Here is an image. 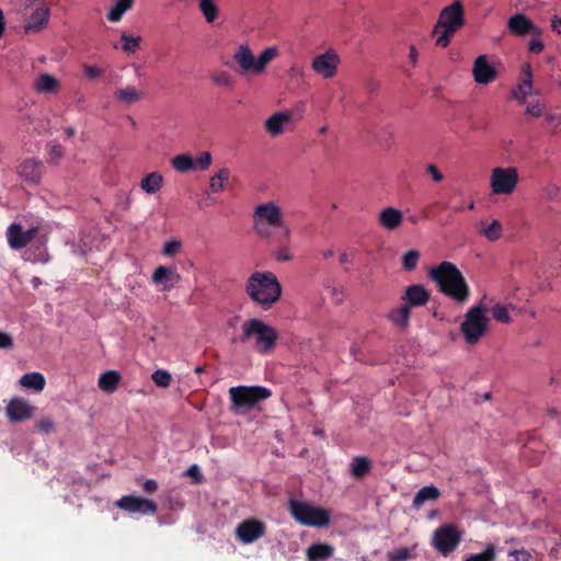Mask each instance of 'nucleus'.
<instances>
[{
  "instance_id": "1",
  "label": "nucleus",
  "mask_w": 561,
  "mask_h": 561,
  "mask_svg": "<svg viewBox=\"0 0 561 561\" xmlns=\"http://www.w3.org/2000/svg\"><path fill=\"white\" fill-rule=\"evenodd\" d=\"M430 278L438 290L458 304H466L470 288L459 268L451 262L444 261L428 272Z\"/></svg>"
},
{
  "instance_id": "2",
  "label": "nucleus",
  "mask_w": 561,
  "mask_h": 561,
  "mask_svg": "<svg viewBox=\"0 0 561 561\" xmlns=\"http://www.w3.org/2000/svg\"><path fill=\"white\" fill-rule=\"evenodd\" d=\"M253 228L256 234L263 239H270L274 231L285 242L290 241L291 231L286 225L282 208L274 202L259 204L253 213Z\"/></svg>"
},
{
  "instance_id": "3",
  "label": "nucleus",
  "mask_w": 561,
  "mask_h": 561,
  "mask_svg": "<svg viewBox=\"0 0 561 561\" xmlns=\"http://www.w3.org/2000/svg\"><path fill=\"white\" fill-rule=\"evenodd\" d=\"M279 334L277 330L261 319H249L242 323L241 334L234 340L241 344L252 342L253 350L261 355L274 352Z\"/></svg>"
},
{
  "instance_id": "4",
  "label": "nucleus",
  "mask_w": 561,
  "mask_h": 561,
  "mask_svg": "<svg viewBox=\"0 0 561 561\" xmlns=\"http://www.w3.org/2000/svg\"><path fill=\"white\" fill-rule=\"evenodd\" d=\"M245 291L265 309L279 300L282 286L272 272H254L248 279Z\"/></svg>"
},
{
  "instance_id": "5",
  "label": "nucleus",
  "mask_w": 561,
  "mask_h": 561,
  "mask_svg": "<svg viewBox=\"0 0 561 561\" xmlns=\"http://www.w3.org/2000/svg\"><path fill=\"white\" fill-rule=\"evenodd\" d=\"M465 23V11L460 1H455L445 7L440 11L439 19L434 27V33H438L439 28H443L436 38V45L447 47L454 34L461 28Z\"/></svg>"
},
{
  "instance_id": "6",
  "label": "nucleus",
  "mask_w": 561,
  "mask_h": 561,
  "mask_svg": "<svg viewBox=\"0 0 561 561\" xmlns=\"http://www.w3.org/2000/svg\"><path fill=\"white\" fill-rule=\"evenodd\" d=\"M271 396L272 391L262 386H237L229 389L231 410L237 413L253 409Z\"/></svg>"
},
{
  "instance_id": "7",
  "label": "nucleus",
  "mask_w": 561,
  "mask_h": 561,
  "mask_svg": "<svg viewBox=\"0 0 561 561\" xmlns=\"http://www.w3.org/2000/svg\"><path fill=\"white\" fill-rule=\"evenodd\" d=\"M490 319L484 314L481 305L468 309L465 319L460 324V332L465 341L470 344H477L489 329Z\"/></svg>"
},
{
  "instance_id": "8",
  "label": "nucleus",
  "mask_w": 561,
  "mask_h": 561,
  "mask_svg": "<svg viewBox=\"0 0 561 561\" xmlns=\"http://www.w3.org/2000/svg\"><path fill=\"white\" fill-rule=\"evenodd\" d=\"M289 511L293 517L304 526L323 527L330 522L327 510L316 507L306 502L291 500L289 502Z\"/></svg>"
},
{
  "instance_id": "9",
  "label": "nucleus",
  "mask_w": 561,
  "mask_h": 561,
  "mask_svg": "<svg viewBox=\"0 0 561 561\" xmlns=\"http://www.w3.org/2000/svg\"><path fill=\"white\" fill-rule=\"evenodd\" d=\"M519 182L518 171L515 167L494 168L490 178V187L493 194L510 195Z\"/></svg>"
},
{
  "instance_id": "10",
  "label": "nucleus",
  "mask_w": 561,
  "mask_h": 561,
  "mask_svg": "<svg viewBox=\"0 0 561 561\" xmlns=\"http://www.w3.org/2000/svg\"><path fill=\"white\" fill-rule=\"evenodd\" d=\"M461 536L454 525H444L433 535V546L442 554L453 552L460 543Z\"/></svg>"
},
{
  "instance_id": "11",
  "label": "nucleus",
  "mask_w": 561,
  "mask_h": 561,
  "mask_svg": "<svg viewBox=\"0 0 561 561\" xmlns=\"http://www.w3.org/2000/svg\"><path fill=\"white\" fill-rule=\"evenodd\" d=\"M115 505L129 514L154 515L157 513V504L152 500L135 495H124L116 501Z\"/></svg>"
},
{
  "instance_id": "12",
  "label": "nucleus",
  "mask_w": 561,
  "mask_h": 561,
  "mask_svg": "<svg viewBox=\"0 0 561 561\" xmlns=\"http://www.w3.org/2000/svg\"><path fill=\"white\" fill-rule=\"evenodd\" d=\"M265 531L266 526L263 522L248 518L237 526L236 536L242 543L249 545L263 537Z\"/></svg>"
},
{
  "instance_id": "13",
  "label": "nucleus",
  "mask_w": 561,
  "mask_h": 561,
  "mask_svg": "<svg viewBox=\"0 0 561 561\" xmlns=\"http://www.w3.org/2000/svg\"><path fill=\"white\" fill-rule=\"evenodd\" d=\"M340 58L333 50H328L312 59L311 67L323 79H331L336 75Z\"/></svg>"
},
{
  "instance_id": "14",
  "label": "nucleus",
  "mask_w": 561,
  "mask_h": 561,
  "mask_svg": "<svg viewBox=\"0 0 561 561\" xmlns=\"http://www.w3.org/2000/svg\"><path fill=\"white\" fill-rule=\"evenodd\" d=\"M213 161V157L209 151H203L195 159L187 154H178V172L187 173L194 171L207 170Z\"/></svg>"
},
{
  "instance_id": "15",
  "label": "nucleus",
  "mask_w": 561,
  "mask_h": 561,
  "mask_svg": "<svg viewBox=\"0 0 561 561\" xmlns=\"http://www.w3.org/2000/svg\"><path fill=\"white\" fill-rule=\"evenodd\" d=\"M16 172L24 182L37 185L44 173V164L37 159H25L18 165Z\"/></svg>"
},
{
  "instance_id": "16",
  "label": "nucleus",
  "mask_w": 561,
  "mask_h": 561,
  "mask_svg": "<svg viewBox=\"0 0 561 561\" xmlns=\"http://www.w3.org/2000/svg\"><path fill=\"white\" fill-rule=\"evenodd\" d=\"M35 408L22 398H13L9 401L5 413L12 423L23 422L33 416Z\"/></svg>"
},
{
  "instance_id": "17",
  "label": "nucleus",
  "mask_w": 561,
  "mask_h": 561,
  "mask_svg": "<svg viewBox=\"0 0 561 561\" xmlns=\"http://www.w3.org/2000/svg\"><path fill=\"white\" fill-rule=\"evenodd\" d=\"M431 298V293L421 284H413L408 286L401 299L404 301V305L409 307L411 310L413 308L425 306Z\"/></svg>"
},
{
  "instance_id": "18",
  "label": "nucleus",
  "mask_w": 561,
  "mask_h": 561,
  "mask_svg": "<svg viewBox=\"0 0 561 561\" xmlns=\"http://www.w3.org/2000/svg\"><path fill=\"white\" fill-rule=\"evenodd\" d=\"M507 28L515 36L540 35V30L523 13L512 15L507 21Z\"/></svg>"
},
{
  "instance_id": "19",
  "label": "nucleus",
  "mask_w": 561,
  "mask_h": 561,
  "mask_svg": "<svg viewBox=\"0 0 561 561\" xmlns=\"http://www.w3.org/2000/svg\"><path fill=\"white\" fill-rule=\"evenodd\" d=\"M472 73L476 82L480 84H488L496 78L495 69L488 62L484 55L474 60Z\"/></svg>"
},
{
  "instance_id": "20",
  "label": "nucleus",
  "mask_w": 561,
  "mask_h": 561,
  "mask_svg": "<svg viewBox=\"0 0 561 561\" xmlns=\"http://www.w3.org/2000/svg\"><path fill=\"white\" fill-rule=\"evenodd\" d=\"M403 222V213L394 207H386L378 215V224L386 230L393 231Z\"/></svg>"
},
{
  "instance_id": "21",
  "label": "nucleus",
  "mask_w": 561,
  "mask_h": 561,
  "mask_svg": "<svg viewBox=\"0 0 561 561\" xmlns=\"http://www.w3.org/2000/svg\"><path fill=\"white\" fill-rule=\"evenodd\" d=\"M234 61L239 65V73H256L255 57L248 45H241L233 55Z\"/></svg>"
},
{
  "instance_id": "22",
  "label": "nucleus",
  "mask_w": 561,
  "mask_h": 561,
  "mask_svg": "<svg viewBox=\"0 0 561 561\" xmlns=\"http://www.w3.org/2000/svg\"><path fill=\"white\" fill-rule=\"evenodd\" d=\"M291 122V115L288 112H277L270 116L264 127L266 133L272 137H277L284 133V126Z\"/></svg>"
},
{
  "instance_id": "23",
  "label": "nucleus",
  "mask_w": 561,
  "mask_h": 561,
  "mask_svg": "<svg viewBox=\"0 0 561 561\" xmlns=\"http://www.w3.org/2000/svg\"><path fill=\"white\" fill-rule=\"evenodd\" d=\"M523 73L525 79L518 84L517 89L512 91V99L518 101L520 104H524L526 98L533 93V80H531V67L530 65H525L523 67Z\"/></svg>"
},
{
  "instance_id": "24",
  "label": "nucleus",
  "mask_w": 561,
  "mask_h": 561,
  "mask_svg": "<svg viewBox=\"0 0 561 561\" xmlns=\"http://www.w3.org/2000/svg\"><path fill=\"white\" fill-rule=\"evenodd\" d=\"M373 463L365 456H356L353 458L350 465L351 476L355 480H362L371 471Z\"/></svg>"
},
{
  "instance_id": "25",
  "label": "nucleus",
  "mask_w": 561,
  "mask_h": 561,
  "mask_svg": "<svg viewBox=\"0 0 561 561\" xmlns=\"http://www.w3.org/2000/svg\"><path fill=\"white\" fill-rule=\"evenodd\" d=\"M34 88L38 93L55 94L60 89V82L51 75L42 73L37 77Z\"/></svg>"
},
{
  "instance_id": "26",
  "label": "nucleus",
  "mask_w": 561,
  "mask_h": 561,
  "mask_svg": "<svg viewBox=\"0 0 561 561\" xmlns=\"http://www.w3.org/2000/svg\"><path fill=\"white\" fill-rule=\"evenodd\" d=\"M151 280L156 286H159L161 290H170L173 287L172 270L163 265L158 266L152 274Z\"/></svg>"
},
{
  "instance_id": "27",
  "label": "nucleus",
  "mask_w": 561,
  "mask_h": 561,
  "mask_svg": "<svg viewBox=\"0 0 561 561\" xmlns=\"http://www.w3.org/2000/svg\"><path fill=\"white\" fill-rule=\"evenodd\" d=\"M121 379L122 376L117 370H107L101 374L98 385L102 391L113 393L117 389Z\"/></svg>"
},
{
  "instance_id": "28",
  "label": "nucleus",
  "mask_w": 561,
  "mask_h": 561,
  "mask_svg": "<svg viewBox=\"0 0 561 561\" xmlns=\"http://www.w3.org/2000/svg\"><path fill=\"white\" fill-rule=\"evenodd\" d=\"M231 176V172L228 168H221L214 173L209 179V190L214 194H218L225 191Z\"/></svg>"
},
{
  "instance_id": "29",
  "label": "nucleus",
  "mask_w": 561,
  "mask_h": 561,
  "mask_svg": "<svg viewBox=\"0 0 561 561\" xmlns=\"http://www.w3.org/2000/svg\"><path fill=\"white\" fill-rule=\"evenodd\" d=\"M334 548L328 543H313L307 549L309 561H322L333 556Z\"/></svg>"
},
{
  "instance_id": "30",
  "label": "nucleus",
  "mask_w": 561,
  "mask_h": 561,
  "mask_svg": "<svg viewBox=\"0 0 561 561\" xmlns=\"http://www.w3.org/2000/svg\"><path fill=\"white\" fill-rule=\"evenodd\" d=\"M440 492L434 485H426L419 490L415 494L412 505L414 508L419 510L425 502L435 501L439 497Z\"/></svg>"
},
{
  "instance_id": "31",
  "label": "nucleus",
  "mask_w": 561,
  "mask_h": 561,
  "mask_svg": "<svg viewBox=\"0 0 561 561\" xmlns=\"http://www.w3.org/2000/svg\"><path fill=\"white\" fill-rule=\"evenodd\" d=\"M24 230L18 224L9 226L7 231V238L9 245L14 250H20L25 247Z\"/></svg>"
},
{
  "instance_id": "32",
  "label": "nucleus",
  "mask_w": 561,
  "mask_h": 561,
  "mask_svg": "<svg viewBox=\"0 0 561 561\" xmlns=\"http://www.w3.org/2000/svg\"><path fill=\"white\" fill-rule=\"evenodd\" d=\"M410 316L411 309L403 304L401 307L392 309L388 319L400 329H405L409 325Z\"/></svg>"
},
{
  "instance_id": "33",
  "label": "nucleus",
  "mask_w": 561,
  "mask_h": 561,
  "mask_svg": "<svg viewBox=\"0 0 561 561\" xmlns=\"http://www.w3.org/2000/svg\"><path fill=\"white\" fill-rule=\"evenodd\" d=\"M20 385L27 389L42 391L46 385L45 377L41 373L25 374L20 379Z\"/></svg>"
},
{
  "instance_id": "34",
  "label": "nucleus",
  "mask_w": 561,
  "mask_h": 561,
  "mask_svg": "<svg viewBox=\"0 0 561 561\" xmlns=\"http://www.w3.org/2000/svg\"><path fill=\"white\" fill-rule=\"evenodd\" d=\"M134 0H116L107 13V20L116 23L122 20L125 12L133 8Z\"/></svg>"
},
{
  "instance_id": "35",
  "label": "nucleus",
  "mask_w": 561,
  "mask_h": 561,
  "mask_svg": "<svg viewBox=\"0 0 561 561\" xmlns=\"http://www.w3.org/2000/svg\"><path fill=\"white\" fill-rule=\"evenodd\" d=\"M198 9L205 21L209 24L214 23L219 16V8L216 0H199Z\"/></svg>"
},
{
  "instance_id": "36",
  "label": "nucleus",
  "mask_w": 561,
  "mask_h": 561,
  "mask_svg": "<svg viewBox=\"0 0 561 561\" xmlns=\"http://www.w3.org/2000/svg\"><path fill=\"white\" fill-rule=\"evenodd\" d=\"M115 98L119 102L125 104H133L138 102L142 98V92L137 90L135 87H126L118 89L115 92Z\"/></svg>"
},
{
  "instance_id": "37",
  "label": "nucleus",
  "mask_w": 561,
  "mask_h": 561,
  "mask_svg": "<svg viewBox=\"0 0 561 561\" xmlns=\"http://www.w3.org/2000/svg\"><path fill=\"white\" fill-rule=\"evenodd\" d=\"M162 181L163 179L161 174L152 172L141 180L140 186L145 192L154 194L160 190Z\"/></svg>"
},
{
  "instance_id": "38",
  "label": "nucleus",
  "mask_w": 561,
  "mask_h": 561,
  "mask_svg": "<svg viewBox=\"0 0 561 561\" xmlns=\"http://www.w3.org/2000/svg\"><path fill=\"white\" fill-rule=\"evenodd\" d=\"M502 231L503 228L499 220L494 219L489 225L481 221V233L491 242L499 240L502 236Z\"/></svg>"
},
{
  "instance_id": "39",
  "label": "nucleus",
  "mask_w": 561,
  "mask_h": 561,
  "mask_svg": "<svg viewBox=\"0 0 561 561\" xmlns=\"http://www.w3.org/2000/svg\"><path fill=\"white\" fill-rule=\"evenodd\" d=\"M496 550L494 545L488 543L485 549L480 553H473L468 556L465 561H495Z\"/></svg>"
},
{
  "instance_id": "40",
  "label": "nucleus",
  "mask_w": 561,
  "mask_h": 561,
  "mask_svg": "<svg viewBox=\"0 0 561 561\" xmlns=\"http://www.w3.org/2000/svg\"><path fill=\"white\" fill-rule=\"evenodd\" d=\"M276 49L273 47L265 48L257 58H255L256 73L265 70L267 64L275 57Z\"/></svg>"
},
{
  "instance_id": "41",
  "label": "nucleus",
  "mask_w": 561,
  "mask_h": 561,
  "mask_svg": "<svg viewBox=\"0 0 561 561\" xmlns=\"http://www.w3.org/2000/svg\"><path fill=\"white\" fill-rule=\"evenodd\" d=\"M121 39L123 42L122 49L127 54H131V53H135L136 49L139 47L141 37L128 35L127 33L124 32L121 35Z\"/></svg>"
},
{
  "instance_id": "42",
  "label": "nucleus",
  "mask_w": 561,
  "mask_h": 561,
  "mask_svg": "<svg viewBox=\"0 0 561 561\" xmlns=\"http://www.w3.org/2000/svg\"><path fill=\"white\" fill-rule=\"evenodd\" d=\"M211 81L219 87L231 88L233 79L227 71H215L210 76Z\"/></svg>"
},
{
  "instance_id": "43",
  "label": "nucleus",
  "mask_w": 561,
  "mask_h": 561,
  "mask_svg": "<svg viewBox=\"0 0 561 561\" xmlns=\"http://www.w3.org/2000/svg\"><path fill=\"white\" fill-rule=\"evenodd\" d=\"M152 381L160 388H167L172 381V375L163 369L156 370L151 376Z\"/></svg>"
},
{
  "instance_id": "44",
  "label": "nucleus",
  "mask_w": 561,
  "mask_h": 561,
  "mask_svg": "<svg viewBox=\"0 0 561 561\" xmlns=\"http://www.w3.org/2000/svg\"><path fill=\"white\" fill-rule=\"evenodd\" d=\"M420 260V252L416 250H410L402 256V264L405 271H413Z\"/></svg>"
},
{
  "instance_id": "45",
  "label": "nucleus",
  "mask_w": 561,
  "mask_h": 561,
  "mask_svg": "<svg viewBox=\"0 0 561 561\" xmlns=\"http://www.w3.org/2000/svg\"><path fill=\"white\" fill-rule=\"evenodd\" d=\"M492 317L501 323H510L512 321L508 314V308L504 305L496 304L492 308Z\"/></svg>"
},
{
  "instance_id": "46",
  "label": "nucleus",
  "mask_w": 561,
  "mask_h": 561,
  "mask_svg": "<svg viewBox=\"0 0 561 561\" xmlns=\"http://www.w3.org/2000/svg\"><path fill=\"white\" fill-rule=\"evenodd\" d=\"M543 196L546 199L551 202L560 201L561 198V187L556 183H548L543 187Z\"/></svg>"
},
{
  "instance_id": "47",
  "label": "nucleus",
  "mask_w": 561,
  "mask_h": 561,
  "mask_svg": "<svg viewBox=\"0 0 561 561\" xmlns=\"http://www.w3.org/2000/svg\"><path fill=\"white\" fill-rule=\"evenodd\" d=\"M278 239L282 243V247L274 251L275 259L279 262H288L293 259V255L287 245L289 242H285L280 237H278Z\"/></svg>"
},
{
  "instance_id": "48",
  "label": "nucleus",
  "mask_w": 561,
  "mask_h": 561,
  "mask_svg": "<svg viewBox=\"0 0 561 561\" xmlns=\"http://www.w3.org/2000/svg\"><path fill=\"white\" fill-rule=\"evenodd\" d=\"M410 557L411 552L408 548L396 549L388 553L389 561H407Z\"/></svg>"
},
{
  "instance_id": "49",
  "label": "nucleus",
  "mask_w": 561,
  "mask_h": 561,
  "mask_svg": "<svg viewBox=\"0 0 561 561\" xmlns=\"http://www.w3.org/2000/svg\"><path fill=\"white\" fill-rule=\"evenodd\" d=\"M184 476L192 479L193 483L199 484L203 481V474L197 465H192L185 472Z\"/></svg>"
},
{
  "instance_id": "50",
  "label": "nucleus",
  "mask_w": 561,
  "mask_h": 561,
  "mask_svg": "<svg viewBox=\"0 0 561 561\" xmlns=\"http://www.w3.org/2000/svg\"><path fill=\"white\" fill-rule=\"evenodd\" d=\"M36 427L37 430L41 432V433H44V434H49L51 432L55 431V423L53 420L48 419V417H45V419H41L37 423H36Z\"/></svg>"
},
{
  "instance_id": "51",
  "label": "nucleus",
  "mask_w": 561,
  "mask_h": 561,
  "mask_svg": "<svg viewBox=\"0 0 561 561\" xmlns=\"http://www.w3.org/2000/svg\"><path fill=\"white\" fill-rule=\"evenodd\" d=\"M64 149L59 144H49V157L51 163H57L62 158Z\"/></svg>"
},
{
  "instance_id": "52",
  "label": "nucleus",
  "mask_w": 561,
  "mask_h": 561,
  "mask_svg": "<svg viewBox=\"0 0 561 561\" xmlns=\"http://www.w3.org/2000/svg\"><path fill=\"white\" fill-rule=\"evenodd\" d=\"M83 72L88 79L93 80L103 75V70L96 66L84 65Z\"/></svg>"
},
{
  "instance_id": "53",
  "label": "nucleus",
  "mask_w": 561,
  "mask_h": 561,
  "mask_svg": "<svg viewBox=\"0 0 561 561\" xmlns=\"http://www.w3.org/2000/svg\"><path fill=\"white\" fill-rule=\"evenodd\" d=\"M13 345L11 335L0 330V348L11 350L13 348Z\"/></svg>"
},
{
  "instance_id": "54",
  "label": "nucleus",
  "mask_w": 561,
  "mask_h": 561,
  "mask_svg": "<svg viewBox=\"0 0 561 561\" xmlns=\"http://www.w3.org/2000/svg\"><path fill=\"white\" fill-rule=\"evenodd\" d=\"M426 172L432 176L434 182L439 183L444 179L442 172L439 171V169L435 164H428L426 167Z\"/></svg>"
},
{
  "instance_id": "55",
  "label": "nucleus",
  "mask_w": 561,
  "mask_h": 561,
  "mask_svg": "<svg viewBox=\"0 0 561 561\" xmlns=\"http://www.w3.org/2000/svg\"><path fill=\"white\" fill-rule=\"evenodd\" d=\"M141 488L145 493L152 494L158 490V483L156 480L148 479L142 482Z\"/></svg>"
},
{
  "instance_id": "56",
  "label": "nucleus",
  "mask_w": 561,
  "mask_h": 561,
  "mask_svg": "<svg viewBox=\"0 0 561 561\" xmlns=\"http://www.w3.org/2000/svg\"><path fill=\"white\" fill-rule=\"evenodd\" d=\"M545 121L552 128L557 129L561 125V115L560 114H547L545 116Z\"/></svg>"
},
{
  "instance_id": "57",
  "label": "nucleus",
  "mask_w": 561,
  "mask_h": 561,
  "mask_svg": "<svg viewBox=\"0 0 561 561\" xmlns=\"http://www.w3.org/2000/svg\"><path fill=\"white\" fill-rule=\"evenodd\" d=\"M526 114L530 115V116H534V117H539L541 116L542 114V107L540 105L539 102L535 103V104H530V105H527L526 107Z\"/></svg>"
},
{
  "instance_id": "58",
  "label": "nucleus",
  "mask_w": 561,
  "mask_h": 561,
  "mask_svg": "<svg viewBox=\"0 0 561 561\" xmlns=\"http://www.w3.org/2000/svg\"><path fill=\"white\" fill-rule=\"evenodd\" d=\"M511 556L515 557V561H530V553L524 549L514 550L511 552Z\"/></svg>"
},
{
  "instance_id": "59",
  "label": "nucleus",
  "mask_w": 561,
  "mask_h": 561,
  "mask_svg": "<svg viewBox=\"0 0 561 561\" xmlns=\"http://www.w3.org/2000/svg\"><path fill=\"white\" fill-rule=\"evenodd\" d=\"M528 48H529V51H531L534 54H539L543 50L545 45L540 39L537 38V39H531L529 42Z\"/></svg>"
},
{
  "instance_id": "60",
  "label": "nucleus",
  "mask_w": 561,
  "mask_h": 561,
  "mask_svg": "<svg viewBox=\"0 0 561 561\" xmlns=\"http://www.w3.org/2000/svg\"><path fill=\"white\" fill-rule=\"evenodd\" d=\"M379 88H380V83H379L378 81H376V80H373V79L368 80V81L366 82V84H365V89H366V91H367L369 94H375V93H377V92H378V90H379Z\"/></svg>"
},
{
  "instance_id": "61",
  "label": "nucleus",
  "mask_w": 561,
  "mask_h": 561,
  "mask_svg": "<svg viewBox=\"0 0 561 561\" xmlns=\"http://www.w3.org/2000/svg\"><path fill=\"white\" fill-rule=\"evenodd\" d=\"M164 254L168 256H173L175 254V239H171L165 243Z\"/></svg>"
},
{
  "instance_id": "62",
  "label": "nucleus",
  "mask_w": 561,
  "mask_h": 561,
  "mask_svg": "<svg viewBox=\"0 0 561 561\" xmlns=\"http://www.w3.org/2000/svg\"><path fill=\"white\" fill-rule=\"evenodd\" d=\"M37 228H31L24 232L25 247L35 238Z\"/></svg>"
},
{
  "instance_id": "63",
  "label": "nucleus",
  "mask_w": 561,
  "mask_h": 561,
  "mask_svg": "<svg viewBox=\"0 0 561 561\" xmlns=\"http://www.w3.org/2000/svg\"><path fill=\"white\" fill-rule=\"evenodd\" d=\"M45 254H46L45 251L41 250L37 257H31V253L28 251L25 252L26 260H30L32 262H46L47 259L45 257Z\"/></svg>"
},
{
  "instance_id": "64",
  "label": "nucleus",
  "mask_w": 561,
  "mask_h": 561,
  "mask_svg": "<svg viewBox=\"0 0 561 561\" xmlns=\"http://www.w3.org/2000/svg\"><path fill=\"white\" fill-rule=\"evenodd\" d=\"M289 73L291 77H302L304 76V69L298 66H293L289 69Z\"/></svg>"
}]
</instances>
